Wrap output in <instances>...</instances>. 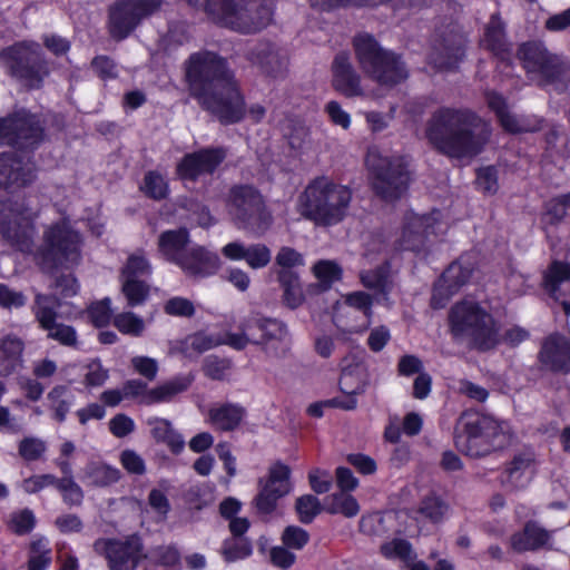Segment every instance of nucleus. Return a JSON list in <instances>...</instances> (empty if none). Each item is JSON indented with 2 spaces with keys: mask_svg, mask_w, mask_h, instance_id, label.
<instances>
[{
  "mask_svg": "<svg viewBox=\"0 0 570 570\" xmlns=\"http://www.w3.org/2000/svg\"><path fill=\"white\" fill-rule=\"evenodd\" d=\"M190 95L223 125L239 122L245 114L244 97L227 61L210 51L194 53L186 62Z\"/></svg>",
  "mask_w": 570,
  "mask_h": 570,
  "instance_id": "nucleus-1",
  "label": "nucleus"
},
{
  "mask_svg": "<svg viewBox=\"0 0 570 570\" xmlns=\"http://www.w3.org/2000/svg\"><path fill=\"white\" fill-rule=\"evenodd\" d=\"M491 131L490 124L469 108H438L425 126L430 145L454 159L479 155L489 142Z\"/></svg>",
  "mask_w": 570,
  "mask_h": 570,
  "instance_id": "nucleus-2",
  "label": "nucleus"
},
{
  "mask_svg": "<svg viewBox=\"0 0 570 570\" xmlns=\"http://www.w3.org/2000/svg\"><path fill=\"white\" fill-rule=\"evenodd\" d=\"M511 442V433L503 422L478 412H464L455 426L454 444L463 454L482 458L502 450Z\"/></svg>",
  "mask_w": 570,
  "mask_h": 570,
  "instance_id": "nucleus-3",
  "label": "nucleus"
},
{
  "mask_svg": "<svg viewBox=\"0 0 570 570\" xmlns=\"http://www.w3.org/2000/svg\"><path fill=\"white\" fill-rule=\"evenodd\" d=\"M351 200L350 188L317 177L298 196V212L318 226H332L344 219Z\"/></svg>",
  "mask_w": 570,
  "mask_h": 570,
  "instance_id": "nucleus-4",
  "label": "nucleus"
},
{
  "mask_svg": "<svg viewBox=\"0 0 570 570\" xmlns=\"http://www.w3.org/2000/svg\"><path fill=\"white\" fill-rule=\"evenodd\" d=\"M450 331L456 342H466L472 348L489 351L499 343L494 318L478 303L462 301L449 313Z\"/></svg>",
  "mask_w": 570,
  "mask_h": 570,
  "instance_id": "nucleus-5",
  "label": "nucleus"
},
{
  "mask_svg": "<svg viewBox=\"0 0 570 570\" xmlns=\"http://www.w3.org/2000/svg\"><path fill=\"white\" fill-rule=\"evenodd\" d=\"M226 209L236 228L258 237L264 235L273 223L264 196L249 184H237L229 188Z\"/></svg>",
  "mask_w": 570,
  "mask_h": 570,
  "instance_id": "nucleus-6",
  "label": "nucleus"
},
{
  "mask_svg": "<svg viewBox=\"0 0 570 570\" xmlns=\"http://www.w3.org/2000/svg\"><path fill=\"white\" fill-rule=\"evenodd\" d=\"M206 12L217 23L242 33L261 31L273 16L267 0H207Z\"/></svg>",
  "mask_w": 570,
  "mask_h": 570,
  "instance_id": "nucleus-7",
  "label": "nucleus"
},
{
  "mask_svg": "<svg viewBox=\"0 0 570 570\" xmlns=\"http://www.w3.org/2000/svg\"><path fill=\"white\" fill-rule=\"evenodd\" d=\"M353 46L361 69L379 85L393 87L407 78L400 56L382 48L371 35L356 36Z\"/></svg>",
  "mask_w": 570,
  "mask_h": 570,
  "instance_id": "nucleus-8",
  "label": "nucleus"
},
{
  "mask_svg": "<svg viewBox=\"0 0 570 570\" xmlns=\"http://www.w3.org/2000/svg\"><path fill=\"white\" fill-rule=\"evenodd\" d=\"M524 69L540 86L563 88L570 81V61L551 52L542 42L529 41L518 49Z\"/></svg>",
  "mask_w": 570,
  "mask_h": 570,
  "instance_id": "nucleus-9",
  "label": "nucleus"
},
{
  "mask_svg": "<svg viewBox=\"0 0 570 570\" xmlns=\"http://www.w3.org/2000/svg\"><path fill=\"white\" fill-rule=\"evenodd\" d=\"M366 165L372 178V188L382 199H397L406 190L409 171L402 157L383 156L377 149H370Z\"/></svg>",
  "mask_w": 570,
  "mask_h": 570,
  "instance_id": "nucleus-10",
  "label": "nucleus"
},
{
  "mask_svg": "<svg viewBox=\"0 0 570 570\" xmlns=\"http://www.w3.org/2000/svg\"><path fill=\"white\" fill-rule=\"evenodd\" d=\"M81 238L68 224L52 225L43 234V244L39 250L41 267L51 271L57 267H70L80 262Z\"/></svg>",
  "mask_w": 570,
  "mask_h": 570,
  "instance_id": "nucleus-11",
  "label": "nucleus"
},
{
  "mask_svg": "<svg viewBox=\"0 0 570 570\" xmlns=\"http://www.w3.org/2000/svg\"><path fill=\"white\" fill-rule=\"evenodd\" d=\"M42 127L38 118L26 109L0 118V146H11L20 151H31L42 140Z\"/></svg>",
  "mask_w": 570,
  "mask_h": 570,
  "instance_id": "nucleus-12",
  "label": "nucleus"
},
{
  "mask_svg": "<svg viewBox=\"0 0 570 570\" xmlns=\"http://www.w3.org/2000/svg\"><path fill=\"white\" fill-rule=\"evenodd\" d=\"M6 55L9 57L11 75L29 89L39 88L49 73L38 43L14 45L7 49Z\"/></svg>",
  "mask_w": 570,
  "mask_h": 570,
  "instance_id": "nucleus-13",
  "label": "nucleus"
},
{
  "mask_svg": "<svg viewBox=\"0 0 570 570\" xmlns=\"http://www.w3.org/2000/svg\"><path fill=\"white\" fill-rule=\"evenodd\" d=\"M163 0H118L109 8V33L115 40L127 38L144 19L161 7Z\"/></svg>",
  "mask_w": 570,
  "mask_h": 570,
  "instance_id": "nucleus-14",
  "label": "nucleus"
},
{
  "mask_svg": "<svg viewBox=\"0 0 570 570\" xmlns=\"http://www.w3.org/2000/svg\"><path fill=\"white\" fill-rule=\"evenodd\" d=\"M23 204L16 200L0 203V234L11 246L29 252L33 244L35 229L26 216Z\"/></svg>",
  "mask_w": 570,
  "mask_h": 570,
  "instance_id": "nucleus-15",
  "label": "nucleus"
},
{
  "mask_svg": "<svg viewBox=\"0 0 570 570\" xmlns=\"http://www.w3.org/2000/svg\"><path fill=\"white\" fill-rule=\"evenodd\" d=\"M61 302L55 294L36 293L32 313L39 327L47 332V337L65 346H76L77 333L70 325L58 323L57 308Z\"/></svg>",
  "mask_w": 570,
  "mask_h": 570,
  "instance_id": "nucleus-16",
  "label": "nucleus"
},
{
  "mask_svg": "<svg viewBox=\"0 0 570 570\" xmlns=\"http://www.w3.org/2000/svg\"><path fill=\"white\" fill-rule=\"evenodd\" d=\"M94 550L107 559L110 570H136L146 558L141 539L136 534L125 539H98Z\"/></svg>",
  "mask_w": 570,
  "mask_h": 570,
  "instance_id": "nucleus-17",
  "label": "nucleus"
},
{
  "mask_svg": "<svg viewBox=\"0 0 570 570\" xmlns=\"http://www.w3.org/2000/svg\"><path fill=\"white\" fill-rule=\"evenodd\" d=\"M465 53V37L459 26L449 24L436 31L429 61L439 70L454 69Z\"/></svg>",
  "mask_w": 570,
  "mask_h": 570,
  "instance_id": "nucleus-18",
  "label": "nucleus"
},
{
  "mask_svg": "<svg viewBox=\"0 0 570 570\" xmlns=\"http://www.w3.org/2000/svg\"><path fill=\"white\" fill-rule=\"evenodd\" d=\"M475 265L476 256L473 253H465L450 264L434 285L433 307H444L446 301L471 279Z\"/></svg>",
  "mask_w": 570,
  "mask_h": 570,
  "instance_id": "nucleus-19",
  "label": "nucleus"
},
{
  "mask_svg": "<svg viewBox=\"0 0 570 570\" xmlns=\"http://www.w3.org/2000/svg\"><path fill=\"white\" fill-rule=\"evenodd\" d=\"M291 469L282 462L273 464L266 480L261 479L259 491L254 499L258 513L269 514L277 508V502L292 490Z\"/></svg>",
  "mask_w": 570,
  "mask_h": 570,
  "instance_id": "nucleus-20",
  "label": "nucleus"
},
{
  "mask_svg": "<svg viewBox=\"0 0 570 570\" xmlns=\"http://www.w3.org/2000/svg\"><path fill=\"white\" fill-rule=\"evenodd\" d=\"M227 156L228 149L223 146L200 148L180 159L177 174L183 179L196 181L203 175H213Z\"/></svg>",
  "mask_w": 570,
  "mask_h": 570,
  "instance_id": "nucleus-21",
  "label": "nucleus"
},
{
  "mask_svg": "<svg viewBox=\"0 0 570 570\" xmlns=\"http://www.w3.org/2000/svg\"><path fill=\"white\" fill-rule=\"evenodd\" d=\"M438 225V218L433 214L407 216L399 239L400 248L416 255H425L431 244V236L436 235Z\"/></svg>",
  "mask_w": 570,
  "mask_h": 570,
  "instance_id": "nucleus-22",
  "label": "nucleus"
},
{
  "mask_svg": "<svg viewBox=\"0 0 570 570\" xmlns=\"http://www.w3.org/2000/svg\"><path fill=\"white\" fill-rule=\"evenodd\" d=\"M254 345H259L269 356L283 357L286 353L287 326L276 318L253 317L249 318Z\"/></svg>",
  "mask_w": 570,
  "mask_h": 570,
  "instance_id": "nucleus-23",
  "label": "nucleus"
},
{
  "mask_svg": "<svg viewBox=\"0 0 570 570\" xmlns=\"http://www.w3.org/2000/svg\"><path fill=\"white\" fill-rule=\"evenodd\" d=\"M537 357L542 371L570 373V337L558 332L546 336L540 344Z\"/></svg>",
  "mask_w": 570,
  "mask_h": 570,
  "instance_id": "nucleus-24",
  "label": "nucleus"
},
{
  "mask_svg": "<svg viewBox=\"0 0 570 570\" xmlns=\"http://www.w3.org/2000/svg\"><path fill=\"white\" fill-rule=\"evenodd\" d=\"M36 165L14 153L0 154V188H22L36 178Z\"/></svg>",
  "mask_w": 570,
  "mask_h": 570,
  "instance_id": "nucleus-25",
  "label": "nucleus"
},
{
  "mask_svg": "<svg viewBox=\"0 0 570 570\" xmlns=\"http://www.w3.org/2000/svg\"><path fill=\"white\" fill-rule=\"evenodd\" d=\"M247 58L253 66H256L268 77L281 78L287 71L288 58L286 53L274 43H257L248 52Z\"/></svg>",
  "mask_w": 570,
  "mask_h": 570,
  "instance_id": "nucleus-26",
  "label": "nucleus"
},
{
  "mask_svg": "<svg viewBox=\"0 0 570 570\" xmlns=\"http://www.w3.org/2000/svg\"><path fill=\"white\" fill-rule=\"evenodd\" d=\"M332 71L333 87L336 91L348 98L364 96L361 76L353 67L346 52H340L335 56Z\"/></svg>",
  "mask_w": 570,
  "mask_h": 570,
  "instance_id": "nucleus-27",
  "label": "nucleus"
},
{
  "mask_svg": "<svg viewBox=\"0 0 570 570\" xmlns=\"http://www.w3.org/2000/svg\"><path fill=\"white\" fill-rule=\"evenodd\" d=\"M184 273L193 278L214 275L220 265L219 257L203 246L190 247L176 263Z\"/></svg>",
  "mask_w": 570,
  "mask_h": 570,
  "instance_id": "nucleus-28",
  "label": "nucleus"
},
{
  "mask_svg": "<svg viewBox=\"0 0 570 570\" xmlns=\"http://www.w3.org/2000/svg\"><path fill=\"white\" fill-rule=\"evenodd\" d=\"M552 531L541 527L537 521H527L522 530L510 537V546L513 551L523 553L551 549Z\"/></svg>",
  "mask_w": 570,
  "mask_h": 570,
  "instance_id": "nucleus-29",
  "label": "nucleus"
},
{
  "mask_svg": "<svg viewBox=\"0 0 570 570\" xmlns=\"http://www.w3.org/2000/svg\"><path fill=\"white\" fill-rule=\"evenodd\" d=\"M222 254L230 261L244 259L253 269L266 267L272 259V252L265 244L246 246L242 242H232L222 248Z\"/></svg>",
  "mask_w": 570,
  "mask_h": 570,
  "instance_id": "nucleus-30",
  "label": "nucleus"
},
{
  "mask_svg": "<svg viewBox=\"0 0 570 570\" xmlns=\"http://www.w3.org/2000/svg\"><path fill=\"white\" fill-rule=\"evenodd\" d=\"M481 46L501 61L510 60L511 45L507 40L504 24L498 14L491 16V19L485 27Z\"/></svg>",
  "mask_w": 570,
  "mask_h": 570,
  "instance_id": "nucleus-31",
  "label": "nucleus"
},
{
  "mask_svg": "<svg viewBox=\"0 0 570 570\" xmlns=\"http://www.w3.org/2000/svg\"><path fill=\"white\" fill-rule=\"evenodd\" d=\"M194 381V375L177 376L151 390H148L140 400L144 404L169 402L177 394L186 391Z\"/></svg>",
  "mask_w": 570,
  "mask_h": 570,
  "instance_id": "nucleus-32",
  "label": "nucleus"
},
{
  "mask_svg": "<svg viewBox=\"0 0 570 570\" xmlns=\"http://www.w3.org/2000/svg\"><path fill=\"white\" fill-rule=\"evenodd\" d=\"M23 348L22 340L17 336L0 340V376H8L21 367Z\"/></svg>",
  "mask_w": 570,
  "mask_h": 570,
  "instance_id": "nucleus-33",
  "label": "nucleus"
},
{
  "mask_svg": "<svg viewBox=\"0 0 570 570\" xmlns=\"http://www.w3.org/2000/svg\"><path fill=\"white\" fill-rule=\"evenodd\" d=\"M188 243L189 233L186 228L166 230L159 236L158 248L167 261L176 264L189 249L187 248Z\"/></svg>",
  "mask_w": 570,
  "mask_h": 570,
  "instance_id": "nucleus-34",
  "label": "nucleus"
},
{
  "mask_svg": "<svg viewBox=\"0 0 570 570\" xmlns=\"http://www.w3.org/2000/svg\"><path fill=\"white\" fill-rule=\"evenodd\" d=\"M276 275L283 291V304L291 309L299 307L303 304L305 296L298 274L291 269H278Z\"/></svg>",
  "mask_w": 570,
  "mask_h": 570,
  "instance_id": "nucleus-35",
  "label": "nucleus"
},
{
  "mask_svg": "<svg viewBox=\"0 0 570 570\" xmlns=\"http://www.w3.org/2000/svg\"><path fill=\"white\" fill-rule=\"evenodd\" d=\"M121 472L102 462L91 461L82 470V481L90 487L105 488L119 481Z\"/></svg>",
  "mask_w": 570,
  "mask_h": 570,
  "instance_id": "nucleus-36",
  "label": "nucleus"
},
{
  "mask_svg": "<svg viewBox=\"0 0 570 570\" xmlns=\"http://www.w3.org/2000/svg\"><path fill=\"white\" fill-rule=\"evenodd\" d=\"M243 416L244 409L230 403L213 406L208 411L210 424L220 431L235 430L240 424Z\"/></svg>",
  "mask_w": 570,
  "mask_h": 570,
  "instance_id": "nucleus-37",
  "label": "nucleus"
},
{
  "mask_svg": "<svg viewBox=\"0 0 570 570\" xmlns=\"http://www.w3.org/2000/svg\"><path fill=\"white\" fill-rule=\"evenodd\" d=\"M313 273L317 282L308 285L307 293L320 294L330 289L334 282L341 279L342 268L333 261H318L313 266Z\"/></svg>",
  "mask_w": 570,
  "mask_h": 570,
  "instance_id": "nucleus-38",
  "label": "nucleus"
},
{
  "mask_svg": "<svg viewBox=\"0 0 570 570\" xmlns=\"http://www.w3.org/2000/svg\"><path fill=\"white\" fill-rule=\"evenodd\" d=\"M570 282V263L553 261L543 273L542 286L554 301L560 299V285Z\"/></svg>",
  "mask_w": 570,
  "mask_h": 570,
  "instance_id": "nucleus-39",
  "label": "nucleus"
},
{
  "mask_svg": "<svg viewBox=\"0 0 570 570\" xmlns=\"http://www.w3.org/2000/svg\"><path fill=\"white\" fill-rule=\"evenodd\" d=\"M367 383V375L363 366H348L341 373L340 390L344 394L354 397L365 392Z\"/></svg>",
  "mask_w": 570,
  "mask_h": 570,
  "instance_id": "nucleus-40",
  "label": "nucleus"
},
{
  "mask_svg": "<svg viewBox=\"0 0 570 570\" xmlns=\"http://www.w3.org/2000/svg\"><path fill=\"white\" fill-rule=\"evenodd\" d=\"M151 426V435L157 442L166 443L174 453H178L184 448V440L175 432L168 420L155 417L148 421Z\"/></svg>",
  "mask_w": 570,
  "mask_h": 570,
  "instance_id": "nucleus-41",
  "label": "nucleus"
},
{
  "mask_svg": "<svg viewBox=\"0 0 570 570\" xmlns=\"http://www.w3.org/2000/svg\"><path fill=\"white\" fill-rule=\"evenodd\" d=\"M361 281L366 288L375 291L377 299H387L392 282L385 266L361 273Z\"/></svg>",
  "mask_w": 570,
  "mask_h": 570,
  "instance_id": "nucleus-42",
  "label": "nucleus"
},
{
  "mask_svg": "<svg viewBox=\"0 0 570 570\" xmlns=\"http://www.w3.org/2000/svg\"><path fill=\"white\" fill-rule=\"evenodd\" d=\"M347 491L333 493L324 499V510L331 514H343L353 518L358 513L357 501Z\"/></svg>",
  "mask_w": 570,
  "mask_h": 570,
  "instance_id": "nucleus-43",
  "label": "nucleus"
},
{
  "mask_svg": "<svg viewBox=\"0 0 570 570\" xmlns=\"http://www.w3.org/2000/svg\"><path fill=\"white\" fill-rule=\"evenodd\" d=\"M121 294L128 307L142 305L149 297L150 286L142 279H120Z\"/></svg>",
  "mask_w": 570,
  "mask_h": 570,
  "instance_id": "nucleus-44",
  "label": "nucleus"
},
{
  "mask_svg": "<svg viewBox=\"0 0 570 570\" xmlns=\"http://www.w3.org/2000/svg\"><path fill=\"white\" fill-rule=\"evenodd\" d=\"M50 409L58 422H63L72 404V393L67 386L57 385L47 395Z\"/></svg>",
  "mask_w": 570,
  "mask_h": 570,
  "instance_id": "nucleus-45",
  "label": "nucleus"
},
{
  "mask_svg": "<svg viewBox=\"0 0 570 570\" xmlns=\"http://www.w3.org/2000/svg\"><path fill=\"white\" fill-rule=\"evenodd\" d=\"M448 503L439 495H426L420 503L417 514L432 523L441 522L448 513Z\"/></svg>",
  "mask_w": 570,
  "mask_h": 570,
  "instance_id": "nucleus-46",
  "label": "nucleus"
},
{
  "mask_svg": "<svg viewBox=\"0 0 570 570\" xmlns=\"http://www.w3.org/2000/svg\"><path fill=\"white\" fill-rule=\"evenodd\" d=\"M151 274V265L142 252H136L127 258L120 271V279H140Z\"/></svg>",
  "mask_w": 570,
  "mask_h": 570,
  "instance_id": "nucleus-47",
  "label": "nucleus"
},
{
  "mask_svg": "<svg viewBox=\"0 0 570 570\" xmlns=\"http://www.w3.org/2000/svg\"><path fill=\"white\" fill-rule=\"evenodd\" d=\"M114 326L122 334L139 337L145 332L144 320L132 312H121L114 316Z\"/></svg>",
  "mask_w": 570,
  "mask_h": 570,
  "instance_id": "nucleus-48",
  "label": "nucleus"
},
{
  "mask_svg": "<svg viewBox=\"0 0 570 570\" xmlns=\"http://www.w3.org/2000/svg\"><path fill=\"white\" fill-rule=\"evenodd\" d=\"M382 554L387 559H399L404 563H411L415 559V553L409 541L404 539H393L381 546Z\"/></svg>",
  "mask_w": 570,
  "mask_h": 570,
  "instance_id": "nucleus-49",
  "label": "nucleus"
},
{
  "mask_svg": "<svg viewBox=\"0 0 570 570\" xmlns=\"http://www.w3.org/2000/svg\"><path fill=\"white\" fill-rule=\"evenodd\" d=\"M323 510L324 505L312 494H305L296 499L295 511L302 523H311Z\"/></svg>",
  "mask_w": 570,
  "mask_h": 570,
  "instance_id": "nucleus-50",
  "label": "nucleus"
},
{
  "mask_svg": "<svg viewBox=\"0 0 570 570\" xmlns=\"http://www.w3.org/2000/svg\"><path fill=\"white\" fill-rule=\"evenodd\" d=\"M534 462V453L527 449L517 453L507 464L505 473L508 482L513 484Z\"/></svg>",
  "mask_w": 570,
  "mask_h": 570,
  "instance_id": "nucleus-51",
  "label": "nucleus"
},
{
  "mask_svg": "<svg viewBox=\"0 0 570 570\" xmlns=\"http://www.w3.org/2000/svg\"><path fill=\"white\" fill-rule=\"evenodd\" d=\"M141 189L146 196L155 200L164 199L168 194V185L165 178L156 171H148L145 175Z\"/></svg>",
  "mask_w": 570,
  "mask_h": 570,
  "instance_id": "nucleus-52",
  "label": "nucleus"
},
{
  "mask_svg": "<svg viewBox=\"0 0 570 570\" xmlns=\"http://www.w3.org/2000/svg\"><path fill=\"white\" fill-rule=\"evenodd\" d=\"M184 500L190 508L202 510L212 503L213 495L207 485L195 484L184 492Z\"/></svg>",
  "mask_w": 570,
  "mask_h": 570,
  "instance_id": "nucleus-53",
  "label": "nucleus"
},
{
  "mask_svg": "<svg viewBox=\"0 0 570 570\" xmlns=\"http://www.w3.org/2000/svg\"><path fill=\"white\" fill-rule=\"evenodd\" d=\"M56 488L62 493V499L67 504L79 507L82 503L83 491L72 476L58 479Z\"/></svg>",
  "mask_w": 570,
  "mask_h": 570,
  "instance_id": "nucleus-54",
  "label": "nucleus"
},
{
  "mask_svg": "<svg viewBox=\"0 0 570 570\" xmlns=\"http://www.w3.org/2000/svg\"><path fill=\"white\" fill-rule=\"evenodd\" d=\"M222 552L226 561L233 562L248 557L252 553V546L244 538H235L224 543Z\"/></svg>",
  "mask_w": 570,
  "mask_h": 570,
  "instance_id": "nucleus-55",
  "label": "nucleus"
},
{
  "mask_svg": "<svg viewBox=\"0 0 570 570\" xmlns=\"http://www.w3.org/2000/svg\"><path fill=\"white\" fill-rule=\"evenodd\" d=\"M239 330V333H226L222 343L227 344L238 351L244 350L248 344H253L255 336L254 333H252L249 320H246L244 323H242Z\"/></svg>",
  "mask_w": 570,
  "mask_h": 570,
  "instance_id": "nucleus-56",
  "label": "nucleus"
},
{
  "mask_svg": "<svg viewBox=\"0 0 570 570\" xmlns=\"http://www.w3.org/2000/svg\"><path fill=\"white\" fill-rule=\"evenodd\" d=\"M309 540V534L306 530L297 525H288L282 534L283 544L286 548L301 550Z\"/></svg>",
  "mask_w": 570,
  "mask_h": 570,
  "instance_id": "nucleus-57",
  "label": "nucleus"
},
{
  "mask_svg": "<svg viewBox=\"0 0 570 570\" xmlns=\"http://www.w3.org/2000/svg\"><path fill=\"white\" fill-rule=\"evenodd\" d=\"M218 344L219 342L215 341L213 337L197 333L186 337V340L181 342V352L185 354H188L189 351L204 353Z\"/></svg>",
  "mask_w": 570,
  "mask_h": 570,
  "instance_id": "nucleus-58",
  "label": "nucleus"
},
{
  "mask_svg": "<svg viewBox=\"0 0 570 570\" xmlns=\"http://www.w3.org/2000/svg\"><path fill=\"white\" fill-rule=\"evenodd\" d=\"M386 522V517L380 513H374L367 517H363L361 519L360 529L363 533L367 535L382 537L389 531Z\"/></svg>",
  "mask_w": 570,
  "mask_h": 570,
  "instance_id": "nucleus-59",
  "label": "nucleus"
},
{
  "mask_svg": "<svg viewBox=\"0 0 570 570\" xmlns=\"http://www.w3.org/2000/svg\"><path fill=\"white\" fill-rule=\"evenodd\" d=\"M46 450V442L37 438H24L19 443V454L27 461L40 459Z\"/></svg>",
  "mask_w": 570,
  "mask_h": 570,
  "instance_id": "nucleus-60",
  "label": "nucleus"
},
{
  "mask_svg": "<svg viewBox=\"0 0 570 570\" xmlns=\"http://www.w3.org/2000/svg\"><path fill=\"white\" fill-rule=\"evenodd\" d=\"M36 524V519L32 511L24 509L12 514L9 527L19 535L29 533Z\"/></svg>",
  "mask_w": 570,
  "mask_h": 570,
  "instance_id": "nucleus-61",
  "label": "nucleus"
},
{
  "mask_svg": "<svg viewBox=\"0 0 570 570\" xmlns=\"http://www.w3.org/2000/svg\"><path fill=\"white\" fill-rule=\"evenodd\" d=\"M229 367L230 362L228 360L218 358L217 356H208L204 361L203 372L212 380L222 381Z\"/></svg>",
  "mask_w": 570,
  "mask_h": 570,
  "instance_id": "nucleus-62",
  "label": "nucleus"
},
{
  "mask_svg": "<svg viewBox=\"0 0 570 570\" xmlns=\"http://www.w3.org/2000/svg\"><path fill=\"white\" fill-rule=\"evenodd\" d=\"M88 316L97 327L107 325L111 317L110 299L105 298L91 304L88 308Z\"/></svg>",
  "mask_w": 570,
  "mask_h": 570,
  "instance_id": "nucleus-63",
  "label": "nucleus"
},
{
  "mask_svg": "<svg viewBox=\"0 0 570 570\" xmlns=\"http://www.w3.org/2000/svg\"><path fill=\"white\" fill-rule=\"evenodd\" d=\"M275 263L279 266V269H291L294 267L303 266L304 259L301 253L292 247L284 246L282 247L276 257Z\"/></svg>",
  "mask_w": 570,
  "mask_h": 570,
  "instance_id": "nucleus-64",
  "label": "nucleus"
}]
</instances>
